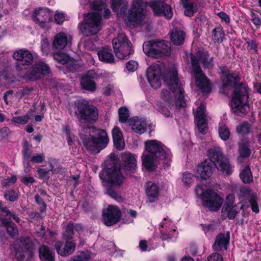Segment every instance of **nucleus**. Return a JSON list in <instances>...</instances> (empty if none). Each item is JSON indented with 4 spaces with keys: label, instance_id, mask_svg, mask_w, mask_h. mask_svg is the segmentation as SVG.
Wrapping results in <instances>:
<instances>
[{
    "label": "nucleus",
    "instance_id": "nucleus-41",
    "mask_svg": "<svg viewBox=\"0 0 261 261\" xmlns=\"http://www.w3.org/2000/svg\"><path fill=\"white\" fill-rule=\"evenodd\" d=\"M224 38V33L221 27L215 28L212 32V39L214 42L220 43Z\"/></svg>",
    "mask_w": 261,
    "mask_h": 261
},
{
    "label": "nucleus",
    "instance_id": "nucleus-10",
    "mask_svg": "<svg viewBox=\"0 0 261 261\" xmlns=\"http://www.w3.org/2000/svg\"><path fill=\"white\" fill-rule=\"evenodd\" d=\"M200 197L202 205L214 212L219 211L224 202L223 198L211 189L202 191L200 194Z\"/></svg>",
    "mask_w": 261,
    "mask_h": 261
},
{
    "label": "nucleus",
    "instance_id": "nucleus-39",
    "mask_svg": "<svg viewBox=\"0 0 261 261\" xmlns=\"http://www.w3.org/2000/svg\"><path fill=\"white\" fill-rule=\"evenodd\" d=\"M105 187L107 194L111 198L118 202H121L123 200V197L116 190L117 188L110 186H105Z\"/></svg>",
    "mask_w": 261,
    "mask_h": 261
},
{
    "label": "nucleus",
    "instance_id": "nucleus-53",
    "mask_svg": "<svg viewBox=\"0 0 261 261\" xmlns=\"http://www.w3.org/2000/svg\"><path fill=\"white\" fill-rule=\"evenodd\" d=\"M4 196L7 200L13 202L17 200L19 195L15 190H10L4 194Z\"/></svg>",
    "mask_w": 261,
    "mask_h": 261
},
{
    "label": "nucleus",
    "instance_id": "nucleus-60",
    "mask_svg": "<svg viewBox=\"0 0 261 261\" xmlns=\"http://www.w3.org/2000/svg\"><path fill=\"white\" fill-rule=\"evenodd\" d=\"M41 49L43 54H47L49 50V44L47 39H43L41 42Z\"/></svg>",
    "mask_w": 261,
    "mask_h": 261
},
{
    "label": "nucleus",
    "instance_id": "nucleus-17",
    "mask_svg": "<svg viewBox=\"0 0 261 261\" xmlns=\"http://www.w3.org/2000/svg\"><path fill=\"white\" fill-rule=\"evenodd\" d=\"M33 19L36 23L44 28L47 23L53 20L52 12L47 8H39L38 10H36L34 11Z\"/></svg>",
    "mask_w": 261,
    "mask_h": 261
},
{
    "label": "nucleus",
    "instance_id": "nucleus-35",
    "mask_svg": "<svg viewBox=\"0 0 261 261\" xmlns=\"http://www.w3.org/2000/svg\"><path fill=\"white\" fill-rule=\"evenodd\" d=\"M239 153L241 158H246L250 156L251 150L249 142L247 140H242L239 144Z\"/></svg>",
    "mask_w": 261,
    "mask_h": 261
},
{
    "label": "nucleus",
    "instance_id": "nucleus-44",
    "mask_svg": "<svg viewBox=\"0 0 261 261\" xmlns=\"http://www.w3.org/2000/svg\"><path fill=\"white\" fill-rule=\"evenodd\" d=\"M74 234V224L73 223L68 224L65 228V231L63 232V238L66 241H69L72 239Z\"/></svg>",
    "mask_w": 261,
    "mask_h": 261
},
{
    "label": "nucleus",
    "instance_id": "nucleus-28",
    "mask_svg": "<svg viewBox=\"0 0 261 261\" xmlns=\"http://www.w3.org/2000/svg\"><path fill=\"white\" fill-rule=\"evenodd\" d=\"M122 165L126 170H134L137 165L135 155L130 153H124L121 156Z\"/></svg>",
    "mask_w": 261,
    "mask_h": 261
},
{
    "label": "nucleus",
    "instance_id": "nucleus-22",
    "mask_svg": "<svg viewBox=\"0 0 261 261\" xmlns=\"http://www.w3.org/2000/svg\"><path fill=\"white\" fill-rule=\"evenodd\" d=\"M76 244L73 241H66L64 245L61 241L56 242L55 247L58 254L67 256L71 254L74 251Z\"/></svg>",
    "mask_w": 261,
    "mask_h": 261
},
{
    "label": "nucleus",
    "instance_id": "nucleus-3",
    "mask_svg": "<svg viewBox=\"0 0 261 261\" xmlns=\"http://www.w3.org/2000/svg\"><path fill=\"white\" fill-rule=\"evenodd\" d=\"M148 82H179L178 73L175 66L162 71L161 67L158 64H152L146 70L145 74Z\"/></svg>",
    "mask_w": 261,
    "mask_h": 261
},
{
    "label": "nucleus",
    "instance_id": "nucleus-63",
    "mask_svg": "<svg viewBox=\"0 0 261 261\" xmlns=\"http://www.w3.org/2000/svg\"><path fill=\"white\" fill-rule=\"evenodd\" d=\"M193 175L189 173H185L183 174L182 181L186 186H189L193 181Z\"/></svg>",
    "mask_w": 261,
    "mask_h": 261
},
{
    "label": "nucleus",
    "instance_id": "nucleus-1",
    "mask_svg": "<svg viewBox=\"0 0 261 261\" xmlns=\"http://www.w3.org/2000/svg\"><path fill=\"white\" fill-rule=\"evenodd\" d=\"M220 92L227 95L234 88L231 106L234 112L245 114L249 110V91L245 83H221Z\"/></svg>",
    "mask_w": 261,
    "mask_h": 261
},
{
    "label": "nucleus",
    "instance_id": "nucleus-19",
    "mask_svg": "<svg viewBox=\"0 0 261 261\" xmlns=\"http://www.w3.org/2000/svg\"><path fill=\"white\" fill-rule=\"evenodd\" d=\"M144 8L142 0H136L129 10L128 19L131 22L139 23L144 19L145 15Z\"/></svg>",
    "mask_w": 261,
    "mask_h": 261
},
{
    "label": "nucleus",
    "instance_id": "nucleus-9",
    "mask_svg": "<svg viewBox=\"0 0 261 261\" xmlns=\"http://www.w3.org/2000/svg\"><path fill=\"white\" fill-rule=\"evenodd\" d=\"M208 160L218 169L230 174L232 172V166L222 153L219 146H214L207 151Z\"/></svg>",
    "mask_w": 261,
    "mask_h": 261
},
{
    "label": "nucleus",
    "instance_id": "nucleus-38",
    "mask_svg": "<svg viewBox=\"0 0 261 261\" xmlns=\"http://www.w3.org/2000/svg\"><path fill=\"white\" fill-rule=\"evenodd\" d=\"M90 8L92 10L101 12L107 7V4L104 0H90Z\"/></svg>",
    "mask_w": 261,
    "mask_h": 261
},
{
    "label": "nucleus",
    "instance_id": "nucleus-59",
    "mask_svg": "<svg viewBox=\"0 0 261 261\" xmlns=\"http://www.w3.org/2000/svg\"><path fill=\"white\" fill-rule=\"evenodd\" d=\"M191 62L192 65L191 74L192 77L196 81V56L193 54H191Z\"/></svg>",
    "mask_w": 261,
    "mask_h": 261
},
{
    "label": "nucleus",
    "instance_id": "nucleus-48",
    "mask_svg": "<svg viewBox=\"0 0 261 261\" xmlns=\"http://www.w3.org/2000/svg\"><path fill=\"white\" fill-rule=\"evenodd\" d=\"M0 210L1 212L5 214V216L11 217L17 223L20 222V219L18 216L15 213L10 211L7 206H3L2 201H0Z\"/></svg>",
    "mask_w": 261,
    "mask_h": 261
},
{
    "label": "nucleus",
    "instance_id": "nucleus-49",
    "mask_svg": "<svg viewBox=\"0 0 261 261\" xmlns=\"http://www.w3.org/2000/svg\"><path fill=\"white\" fill-rule=\"evenodd\" d=\"M236 206V205L228 206L226 209L224 207H222V213L223 215L226 214L229 219H233L238 212Z\"/></svg>",
    "mask_w": 261,
    "mask_h": 261
},
{
    "label": "nucleus",
    "instance_id": "nucleus-15",
    "mask_svg": "<svg viewBox=\"0 0 261 261\" xmlns=\"http://www.w3.org/2000/svg\"><path fill=\"white\" fill-rule=\"evenodd\" d=\"M121 217V212L119 208L113 205H109L103 210L102 218L104 224L112 226L119 221Z\"/></svg>",
    "mask_w": 261,
    "mask_h": 261
},
{
    "label": "nucleus",
    "instance_id": "nucleus-23",
    "mask_svg": "<svg viewBox=\"0 0 261 261\" xmlns=\"http://www.w3.org/2000/svg\"><path fill=\"white\" fill-rule=\"evenodd\" d=\"M214 165L208 160H205L202 162L199 167L198 172L199 176L201 179L206 180L210 178L213 172Z\"/></svg>",
    "mask_w": 261,
    "mask_h": 261
},
{
    "label": "nucleus",
    "instance_id": "nucleus-56",
    "mask_svg": "<svg viewBox=\"0 0 261 261\" xmlns=\"http://www.w3.org/2000/svg\"><path fill=\"white\" fill-rule=\"evenodd\" d=\"M54 57L55 60L58 61L63 64L67 63L68 60V56L63 53H56L54 54Z\"/></svg>",
    "mask_w": 261,
    "mask_h": 261
},
{
    "label": "nucleus",
    "instance_id": "nucleus-5",
    "mask_svg": "<svg viewBox=\"0 0 261 261\" xmlns=\"http://www.w3.org/2000/svg\"><path fill=\"white\" fill-rule=\"evenodd\" d=\"M167 86L170 89H163L161 93L162 98L167 103L171 104L173 99L175 107L177 109L186 106L185 99V91L181 83H166Z\"/></svg>",
    "mask_w": 261,
    "mask_h": 261
},
{
    "label": "nucleus",
    "instance_id": "nucleus-46",
    "mask_svg": "<svg viewBox=\"0 0 261 261\" xmlns=\"http://www.w3.org/2000/svg\"><path fill=\"white\" fill-rule=\"evenodd\" d=\"M222 76L226 78V82H238L240 80V76L236 72L230 73L228 71H226L225 69L222 70Z\"/></svg>",
    "mask_w": 261,
    "mask_h": 261
},
{
    "label": "nucleus",
    "instance_id": "nucleus-14",
    "mask_svg": "<svg viewBox=\"0 0 261 261\" xmlns=\"http://www.w3.org/2000/svg\"><path fill=\"white\" fill-rule=\"evenodd\" d=\"M26 77L30 80H39L45 76L52 75L49 65L43 62L35 63L31 70L26 73Z\"/></svg>",
    "mask_w": 261,
    "mask_h": 261
},
{
    "label": "nucleus",
    "instance_id": "nucleus-16",
    "mask_svg": "<svg viewBox=\"0 0 261 261\" xmlns=\"http://www.w3.org/2000/svg\"><path fill=\"white\" fill-rule=\"evenodd\" d=\"M13 57L17 62L16 69L21 71L23 69L24 66H29L33 61V56L31 53L27 49H19L13 53ZM24 69H25L24 67Z\"/></svg>",
    "mask_w": 261,
    "mask_h": 261
},
{
    "label": "nucleus",
    "instance_id": "nucleus-25",
    "mask_svg": "<svg viewBox=\"0 0 261 261\" xmlns=\"http://www.w3.org/2000/svg\"><path fill=\"white\" fill-rule=\"evenodd\" d=\"M185 33L177 28H174L170 32L171 41L175 45H181L185 42Z\"/></svg>",
    "mask_w": 261,
    "mask_h": 261
},
{
    "label": "nucleus",
    "instance_id": "nucleus-50",
    "mask_svg": "<svg viewBox=\"0 0 261 261\" xmlns=\"http://www.w3.org/2000/svg\"><path fill=\"white\" fill-rule=\"evenodd\" d=\"M240 177L244 183H249L252 181V175L249 167L245 168L240 174Z\"/></svg>",
    "mask_w": 261,
    "mask_h": 261
},
{
    "label": "nucleus",
    "instance_id": "nucleus-27",
    "mask_svg": "<svg viewBox=\"0 0 261 261\" xmlns=\"http://www.w3.org/2000/svg\"><path fill=\"white\" fill-rule=\"evenodd\" d=\"M158 160H159V158H155L146 152H144L142 156V164L145 169L149 171H153L156 169Z\"/></svg>",
    "mask_w": 261,
    "mask_h": 261
},
{
    "label": "nucleus",
    "instance_id": "nucleus-54",
    "mask_svg": "<svg viewBox=\"0 0 261 261\" xmlns=\"http://www.w3.org/2000/svg\"><path fill=\"white\" fill-rule=\"evenodd\" d=\"M250 129V124L246 122H243L237 126V132L240 134H246L249 132Z\"/></svg>",
    "mask_w": 261,
    "mask_h": 261
},
{
    "label": "nucleus",
    "instance_id": "nucleus-58",
    "mask_svg": "<svg viewBox=\"0 0 261 261\" xmlns=\"http://www.w3.org/2000/svg\"><path fill=\"white\" fill-rule=\"evenodd\" d=\"M235 197L234 194H230L228 195L226 198L225 202L223 207L226 208L228 206H233Z\"/></svg>",
    "mask_w": 261,
    "mask_h": 261
},
{
    "label": "nucleus",
    "instance_id": "nucleus-12",
    "mask_svg": "<svg viewBox=\"0 0 261 261\" xmlns=\"http://www.w3.org/2000/svg\"><path fill=\"white\" fill-rule=\"evenodd\" d=\"M239 198L241 199V209L244 210L249 207L250 205L253 212L255 213L259 212V210L256 202V196L248 187H243L240 188Z\"/></svg>",
    "mask_w": 261,
    "mask_h": 261
},
{
    "label": "nucleus",
    "instance_id": "nucleus-62",
    "mask_svg": "<svg viewBox=\"0 0 261 261\" xmlns=\"http://www.w3.org/2000/svg\"><path fill=\"white\" fill-rule=\"evenodd\" d=\"M138 66V63L133 60L129 61L126 63V68L129 71H135L137 69Z\"/></svg>",
    "mask_w": 261,
    "mask_h": 261
},
{
    "label": "nucleus",
    "instance_id": "nucleus-55",
    "mask_svg": "<svg viewBox=\"0 0 261 261\" xmlns=\"http://www.w3.org/2000/svg\"><path fill=\"white\" fill-rule=\"evenodd\" d=\"M30 149V144L29 142L27 141H24L23 145L22 153L24 159L25 160H28L31 157Z\"/></svg>",
    "mask_w": 261,
    "mask_h": 261
},
{
    "label": "nucleus",
    "instance_id": "nucleus-18",
    "mask_svg": "<svg viewBox=\"0 0 261 261\" xmlns=\"http://www.w3.org/2000/svg\"><path fill=\"white\" fill-rule=\"evenodd\" d=\"M150 7L152 9L154 15L156 16H164L167 19H170L172 17L171 7L164 2L151 1Z\"/></svg>",
    "mask_w": 261,
    "mask_h": 261
},
{
    "label": "nucleus",
    "instance_id": "nucleus-13",
    "mask_svg": "<svg viewBox=\"0 0 261 261\" xmlns=\"http://www.w3.org/2000/svg\"><path fill=\"white\" fill-rule=\"evenodd\" d=\"M199 64H202L204 67L211 68L213 66V58L209 56L207 51L199 50L197 53V65ZM196 73L197 82H207L206 76L197 65Z\"/></svg>",
    "mask_w": 261,
    "mask_h": 261
},
{
    "label": "nucleus",
    "instance_id": "nucleus-32",
    "mask_svg": "<svg viewBox=\"0 0 261 261\" xmlns=\"http://www.w3.org/2000/svg\"><path fill=\"white\" fill-rule=\"evenodd\" d=\"M40 258L42 261H55V253L48 246L42 245L39 249Z\"/></svg>",
    "mask_w": 261,
    "mask_h": 261
},
{
    "label": "nucleus",
    "instance_id": "nucleus-33",
    "mask_svg": "<svg viewBox=\"0 0 261 261\" xmlns=\"http://www.w3.org/2000/svg\"><path fill=\"white\" fill-rule=\"evenodd\" d=\"M112 136L116 147L119 150L123 149L125 146L124 142L123 139L122 134L118 127H115L113 129Z\"/></svg>",
    "mask_w": 261,
    "mask_h": 261
},
{
    "label": "nucleus",
    "instance_id": "nucleus-37",
    "mask_svg": "<svg viewBox=\"0 0 261 261\" xmlns=\"http://www.w3.org/2000/svg\"><path fill=\"white\" fill-rule=\"evenodd\" d=\"M18 240L22 248L31 253L32 250L34 249V244L30 237L28 236L21 237Z\"/></svg>",
    "mask_w": 261,
    "mask_h": 261
},
{
    "label": "nucleus",
    "instance_id": "nucleus-64",
    "mask_svg": "<svg viewBox=\"0 0 261 261\" xmlns=\"http://www.w3.org/2000/svg\"><path fill=\"white\" fill-rule=\"evenodd\" d=\"M207 261H223V257L218 253H214L207 257Z\"/></svg>",
    "mask_w": 261,
    "mask_h": 261
},
{
    "label": "nucleus",
    "instance_id": "nucleus-2",
    "mask_svg": "<svg viewBox=\"0 0 261 261\" xmlns=\"http://www.w3.org/2000/svg\"><path fill=\"white\" fill-rule=\"evenodd\" d=\"M70 113L74 114L79 122L82 123L92 124L98 117L97 109L90 105L85 99H77L74 101L70 107Z\"/></svg>",
    "mask_w": 261,
    "mask_h": 261
},
{
    "label": "nucleus",
    "instance_id": "nucleus-45",
    "mask_svg": "<svg viewBox=\"0 0 261 261\" xmlns=\"http://www.w3.org/2000/svg\"><path fill=\"white\" fill-rule=\"evenodd\" d=\"M180 2L185 8V15L190 17L193 15L194 13L193 3L190 0H180Z\"/></svg>",
    "mask_w": 261,
    "mask_h": 261
},
{
    "label": "nucleus",
    "instance_id": "nucleus-11",
    "mask_svg": "<svg viewBox=\"0 0 261 261\" xmlns=\"http://www.w3.org/2000/svg\"><path fill=\"white\" fill-rule=\"evenodd\" d=\"M145 152L160 160H169L171 158L170 151L160 141L156 140L145 142Z\"/></svg>",
    "mask_w": 261,
    "mask_h": 261
},
{
    "label": "nucleus",
    "instance_id": "nucleus-34",
    "mask_svg": "<svg viewBox=\"0 0 261 261\" xmlns=\"http://www.w3.org/2000/svg\"><path fill=\"white\" fill-rule=\"evenodd\" d=\"M2 224L6 227L8 233L13 238L17 237L18 230L16 225L10 220L7 218H1Z\"/></svg>",
    "mask_w": 261,
    "mask_h": 261
},
{
    "label": "nucleus",
    "instance_id": "nucleus-29",
    "mask_svg": "<svg viewBox=\"0 0 261 261\" xmlns=\"http://www.w3.org/2000/svg\"><path fill=\"white\" fill-rule=\"evenodd\" d=\"M128 123L135 132L142 134L145 132L147 124L144 120L138 118H133L128 120Z\"/></svg>",
    "mask_w": 261,
    "mask_h": 261
},
{
    "label": "nucleus",
    "instance_id": "nucleus-47",
    "mask_svg": "<svg viewBox=\"0 0 261 261\" xmlns=\"http://www.w3.org/2000/svg\"><path fill=\"white\" fill-rule=\"evenodd\" d=\"M98 76V74L94 70H90L81 77L80 82H94Z\"/></svg>",
    "mask_w": 261,
    "mask_h": 261
},
{
    "label": "nucleus",
    "instance_id": "nucleus-36",
    "mask_svg": "<svg viewBox=\"0 0 261 261\" xmlns=\"http://www.w3.org/2000/svg\"><path fill=\"white\" fill-rule=\"evenodd\" d=\"M212 90L210 83H200L198 86H197V94H202L200 97L202 99H205L207 95L211 92Z\"/></svg>",
    "mask_w": 261,
    "mask_h": 261
},
{
    "label": "nucleus",
    "instance_id": "nucleus-30",
    "mask_svg": "<svg viewBox=\"0 0 261 261\" xmlns=\"http://www.w3.org/2000/svg\"><path fill=\"white\" fill-rule=\"evenodd\" d=\"M67 44V37L65 33L60 32L57 34L53 43V47L56 49H63Z\"/></svg>",
    "mask_w": 261,
    "mask_h": 261
},
{
    "label": "nucleus",
    "instance_id": "nucleus-61",
    "mask_svg": "<svg viewBox=\"0 0 261 261\" xmlns=\"http://www.w3.org/2000/svg\"><path fill=\"white\" fill-rule=\"evenodd\" d=\"M125 0H110L112 10L115 11L124 4Z\"/></svg>",
    "mask_w": 261,
    "mask_h": 261
},
{
    "label": "nucleus",
    "instance_id": "nucleus-52",
    "mask_svg": "<svg viewBox=\"0 0 261 261\" xmlns=\"http://www.w3.org/2000/svg\"><path fill=\"white\" fill-rule=\"evenodd\" d=\"M80 85L84 92H94L96 89L95 83H80Z\"/></svg>",
    "mask_w": 261,
    "mask_h": 261
},
{
    "label": "nucleus",
    "instance_id": "nucleus-6",
    "mask_svg": "<svg viewBox=\"0 0 261 261\" xmlns=\"http://www.w3.org/2000/svg\"><path fill=\"white\" fill-rule=\"evenodd\" d=\"M143 50L146 55L153 58L169 57L171 54V44L164 40L148 41L144 43Z\"/></svg>",
    "mask_w": 261,
    "mask_h": 261
},
{
    "label": "nucleus",
    "instance_id": "nucleus-43",
    "mask_svg": "<svg viewBox=\"0 0 261 261\" xmlns=\"http://www.w3.org/2000/svg\"><path fill=\"white\" fill-rule=\"evenodd\" d=\"M218 133L220 138L223 141L227 140L230 135V131L226 125L219 123Z\"/></svg>",
    "mask_w": 261,
    "mask_h": 261
},
{
    "label": "nucleus",
    "instance_id": "nucleus-4",
    "mask_svg": "<svg viewBox=\"0 0 261 261\" xmlns=\"http://www.w3.org/2000/svg\"><path fill=\"white\" fill-rule=\"evenodd\" d=\"M90 133L94 136L90 135L87 137L83 136V144L86 149L93 153L99 152L105 148L109 143V140L107 132L101 129L89 128Z\"/></svg>",
    "mask_w": 261,
    "mask_h": 261
},
{
    "label": "nucleus",
    "instance_id": "nucleus-8",
    "mask_svg": "<svg viewBox=\"0 0 261 261\" xmlns=\"http://www.w3.org/2000/svg\"><path fill=\"white\" fill-rule=\"evenodd\" d=\"M112 44L116 57L121 60L129 58L134 53L132 43L124 34H120L114 38Z\"/></svg>",
    "mask_w": 261,
    "mask_h": 261
},
{
    "label": "nucleus",
    "instance_id": "nucleus-24",
    "mask_svg": "<svg viewBox=\"0 0 261 261\" xmlns=\"http://www.w3.org/2000/svg\"><path fill=\"white\" fill-rule=\"evenodd\" d=\"M229 232L226 234L220 233L216 239L215 242L213 246V249L217 251H220L223 249L226 250L229 243Z\"/></svg>",
    "mask_w": 261,
    "mask_h": 261
},
{
    "label": "nucleus",
    "instance_id": "nucleus-20",
    "mask_svg": "<svg viewBox=\"0 0 261 261\" xmlns=\"http://www.w3.org/2000/svg\"><path fill=\"white\" fill-rule=\"evenodd\" d=\"M124 180V177L119 169H108L105 178V186L119 188Z\"/></svg>",
    "mask_w": 261,
    "mask_h": 261
},
{
    "label": "nucleus",
    "instance_id": "nucleus-57",
    "mask_svg": "<svg viewBox=\"0 0 261 261\" xmlns=\"http://www.w3.org/2000/svg\"><path fill=\"white\" fill-rule=\"evenodd\" d=\"M89 258L88 254L85 252H82L79 255L72 257L70 261H88Z\"/></svg>",
    "mask_w": 261,
    "mask_h": 261
},
{
    "label": "nucleus",
    "instance_id": "nucleus-51",
    "mask_svg": "<svg viewBox=\"0 0 261 261\" xmlns=\"http://www.w3.org/2000/svg\"><path fill=\"white\" fill-rule=\"evenodd\" d=\"M119 121L121 122H125L129 117L128 110L125 107H121L118 111Z\"/></svg>",
    "mask_w": 261,
    "mask_h": 261
},
{
    "label": "nucleus",
    "instance_id": "nucleus-21",
    "mask_svg": "<svg viewBox=\"0 0 261 261\" xmlns=\"http://www.w3.org/2000/svg\"><path fill=\"white\" fill-rule=\"evenodd\" d=\"M205 110V106L204 103L201 102L197 110V129L198 133L202 135L205 134L208 129Z\"/></svg>",
    "mask_w": 261,
    "mask_h": 261
},
{
    "label": "nucleus",
    "instance_id": "nucleus-40",
    "mask_svg": "<svg viewBox=\"0 0 261 261\" xmlns=\"http://www.w3.org/2000/svg\"><path fill=\"white\" fill-rule=\"evenodd\" d=\"M15 251L14 255L19 260H22L26 254H31V253L25 250L19 244H15L14 246Z\"/></svg>",
    "mask_w": 261,
    "mask_h": 261
},
{
    "label": "nucleus",
    "instance_id": "nucleus-26",
    "mask_svg": "<svg viewBox=\"0 0 261 261\" xmlns=\"http://www.w3.org/2000/svg\"><path fill=\"white\" fill-rule=\"evenodd\" d=\"M98 58L100 61L107 63H113L115 58L112 53L111 47L108 46L102 47L97 53Z\"/></svg>",
    "mask_w": 261,
    "mask_h": 261
},
{
    "label": "nucleus",
    "instance_id": "nucleus-42",
    "mask_svg": "<svg viewBox=\"0 0 261 261\" xmlns=\"http://www.w3.org/2000/svg\"><path fill=\"white\" fill-rule=\"evenodd\" d=\"M34 111H31L28 112L25 115L23 116H19V117H14L12 119V122L15 123H18L20 124H27L29 120L31 119L32 117L34 116L33 112Z\"/></svg>",
    "mask_w": 261,
    "mask_h": 261
},
{
    "label": "nucleus",
    "instance_id": "nucleus-31",
    "mask_svg": "<svg viewBox=\"0 0 261 261\" xmlns=\"http://www.w3.org/2000/svg\"><path fill=\"white\" fill-rule=\"evenodd\" d=\"M146 193L150 202L155 201L159 195L158 186L152 182H148L146 184Z\"/></svg>",
    "mask_w": 261,
    "mask_h": 261
},
{
    "label": "nucleus",
    "instance_id": "nucleus-7",
    "mask_svg": "<svg viewBox=\"0 0 261 261\" xmlns=\"http://www.w3.org/2000/svg\"><path fill=\"white\" fill-rule=\"evenodd\" d=\"M102 15L99 12H92L85 17L79 23L80 32L85 36L96 35L101 29Z\"/></svg>",
    "mask_w": 261,
    "mask_h": 261
}]
</instances>
